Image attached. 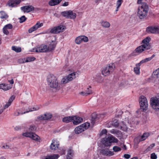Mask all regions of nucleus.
<instances>
[{
    "label": "nucleus",
    "mask_w": 159,
    "mask_h": 159,
    "mask_svg": "<svg viewBox=\"0 0 159 159\" xmlns=\"http://www.w3.org/2000/svg\"><path fill=\"white\" fill-rule=\"evenodd\" d=\"M148 7L146 3H142L139 5L137 12V16L140 19H144L147 16Z\"/></svg>",
    "instance_id": "1"
},
{
    "label": "nucleus",
    "mask_w": 159,
    "mask_h": 159,
    "mask_svg": "<svg viewBox=\"0 0 159 159\" xmlns=\"http://www.w3.org/2000/svg\"><path fill=\"white\" fill-rule=\"evenodd\" d=\"M118 140L113 135L110 134L108 136H106L102 139V143L106 147H110L112 143H117Z\"/></svg>",
    "instance_id": "2"
},
{
    "label": "nucleus",
    "mask_w": 159,
    "mask_h": 159,
    "mask_svg": "<svg viewBox=\"0 0 159 159\" xmlns=\"http://www.w3.org/2000/svg\"><path fill=\"white\" fill-rule=\"evenodd\" d=\"M47 81L48 85L51 88L56 89L59 86L57 78L53 74L48 75Z\"/></svg>",
    "instance_id": "3"
},
{
    "label": "nucleus",
    "mask_w": 159,
    "mask_h": 159,
    "mask_svg": "<svg viewBox=\"0 0 159 159\" xmlns=\"http://www.w3.org/2000/svg\"><path fill=\"white\" fill-rule=\"evenodd\" d=\"M115 67V65L113 63H111L104 67L102 71V75L104 76L109 75L112 73Z\"/></svg>",
    "instance_id": "4"
},
{
    "label": "nucleus",
    "mask_w": 159,
    "mask_h": 159,
    "mask_svg": "<svg viewBox=\"0 0 159 159\" xmlns=\"http://www.w3.org/2000/svg\"><path fill=\"white\" fill-rule=\"evenodd\" d=\"M139 101L141 108L143 111H146L148 107V101L146 97L143 96H141L139 98Z\"/></svg>",
    "instance_id": "5"
},
{
    "label": "nucleus",
    "mask_w": 159,
    "mask_h": 159,
    "mask_svg": "<svg viewBox=\"0 0 159 159\" xmlns=\"http://www.w3.org/2000/svg\"><path fill=\"white\" fill-rule=\"evenodd\" d=\"M150 103L153 109L156 111H159V98L152 97L150 100Z\"/></svg>",
    "instance_id": "6"
},
{
    "label": "nucleus",
    "mask_w": 159,
    "mask_h": 159,
    "mask_svg": "<svg viewBox=\"0 0 159 159\" xmlns=\"http://www.w3.org/2000/svg\"><path fill=\"white\" fill-rule=\"evenodd\" d=\"M90 125V123L86 122L76 127L75 129L76 134H79L87 129Z\"/></svg>",
    "instance_id": "7"
},
{
    "label": "nucleus",
    "mask_w": 159,
    "mask_h": 159,
    "mask_svg": "<svg viewBox=\"0 0 159 159\" xmlns=\"http://www.w3.org/2000/svg\"><path fill=\"white\" fill-rule=\"evenodd\" d=\"M75 78V73H72L62 78L61 80V83L62 84H66Z\"/></svg>",
    "instance_id": "8"
},
{
    "label": "nucleus",
    "mask_w": 159,
    "mask_h": 159,
    "mask_svg": "<svg viewBox=\"0 0 159 159\" xmlns=\"http://www.w3.org/2000/svg\"><path fill=\"white\" fill-rule=\"evenodd\" d=\"M61 14L66 18L70 19H74L76 16V14L70 10L62 12Z\"/></svg>",
    "instance_id": "9"
},
{
    "label": "nucleus",
    "mask_w": 159,
    "mask_h": 159,
    "mask_svg": "<svg viewBox=\"0 0 159 159\" xmlns=\"http://www.w3.org/2000/svg\"><path fill=\"white\" fill-rule=\"evenodd\" d=\"M149 136L148 133H144L142 136H139L135 138L134 139L135 142L139 143L141 141H144Z\"/></svg>",
    "instance_id": "10"
},
{
    "label": "nucleus",
    "mask_w": 159,
    "mask_h": 159,
    "mask_svg": "<svg viewBox=\"0 0 159 159\" xmlns=\"http://www.w3.org/2000/svg\"><path fill=\"white\" fill-rule=\"evenodd\" d=\"M65 30V27L62 25L55 27L50 30V32L52 34H57L63 32Z\"/></svg>",
    "instance_id": "11"
},
{
    "label": "nucleus",
    "mask_w": 159,
    "mask_h": 159,
    "mask_svg": "<svg viewBox=\"0 0 159 159\" xmlns=\"http://www.w3.org/2000/svg\"><path fill=\"white\" fill-rule=\"evenodd\" d=\"M118 128L125 132L129 133H130L131 132V129L129 128L126 123L123 121H122L120 123V127Z\"/></svg>",
    "instance_id": "12"
},
{
    "label": "nucleus",
    "mask_w": 159,
    "mask_h": 159,
    "mask_svg": "<svg viewBox=\"0 0 159 159\" xmlns=\"http://www.w3.org/2000/svg\"><path fill=\"white\" fill-rule=\"evenodd\" d=\"M43 25V23H41L40 22H37L35 25L30 28L28 30V32L29 33H31L42 26Z\"/></svg>",
    "instance_id": "13"
},
{
    "label": "nucleus",
    "mask_w": 159,
    "mask_h": 159,
    "mask_svg": "<svg viewBox=\"0 0 159 159\" xmlns=\"http://www.w3.org/2000/svg\"><path fill=\"white\" fill-rule=\"evenodd\" d=\"M150 40V38L148 37L144 39L142 41V45L146 48L147 49H149L151 48V47L149 43Z\"/></svg>",
    "instance_id": "14"
},
{
    "label": "nucleus",
    "mask_w": 159,
    "mask_h": 159,
    "mask_svg": "<svg viewBox=\"0 0 159 159\" xmlns=\"http://www.w3.org/2000/svg\"><path fill=\"white\" fill-rule=\"evenodd\" d=\"M21 9L24 13H28L33 11L34 7L31 5L25 6L21 7Z\"/></svg>",
    "instance_id": "15"
},
{
    "label": "nucleus",
    "mask_w": 159,
    "mask_h": 159,
    "mask_svg": "<svg viewBox=\"0 0 159 159\" xmlns=\"http://www.w3.org/2000/svg\"><path fill=\"white\" fill-rule=\"evenodd\" d=\"M20 2V0H10L8 2L7 5L9 7H13L17 6Z\"/></svg>",
    "instance_id": "16"
},
{
    "label": "nucleus",
    "mask_w": 159,
    "mask_h": 159,
    "mask_svg": "<svg viewBox=\"0 0 159 159\" xmlns=\"http://www.w3.org/2000/svg\"><path fill=\"white\" fill-rule=\"evenodd\" d=\"M52 117V115L51 114L46 113L39 116L38 118L40 120H47L51 118Z\"/></svg>",
    "instance_id": "17"
},
{
    "label": "nucleus",
    "mask_w": 159,
    "mask_h": 159,
    "mask_svg": "<svg viewBox=\"0 0 159 159\" xmlns=\"http://www.w3.org/2000/svg\"><path fill=\"white\" fill-rule=\"evenodd\" d=\"M38 50L37 52H49L47 46L45 45H42L38 47Z\"/></svg>",
    "instance_id": "18"
},
{
    "label": "nucleus",
    "mask_w": 159,
    "mask_h": 159,
    "mask_svg": "<svg viewBox=\"0 0 159 159\" xmlns=\"http://www.w3.org/2000/svg\"><path fill=\"white\" fill-rule=\"evenodd\" d=\"M73 123L75 125H77L81 122H82L83 120L82 118L79 116H74L73 117Z\"/></svg>",
    "instance_id": "19"
},
{
    "label": "nucleus",
    "mask_w": 159,
    "mask_h": 159,
    "mask_svg": "<svg viewBox=\"0 0 159 159\" xmlns=\"http://www.w3.org/2000/svg\"><path fill=\"white\" fill-rule=\"evenodd\" d=\"M155 55L153 54L152 55L151 57H149L142 60L139 63L137 64L136 65V66H140L142 64L148 62L151 60L155 57Z\"/></svg>",
    "instance_id": "20"
},
{
    "label": "nucleus",
    "mask_w": 159,
    "mask_h": 159,
    "mask_svg": "<svg viewBox=\"0 0 159 159\" xmlns=\"http://www.w3.org/2000/svg\"><path fill=\"white\" fill-rule=\"evenodd\" d=\"M59 144L55 140H53L50 145V148L52 150H55L57 149Z\"/></svg>",
    "instance_id": "21"
},
{
    "label": "nucleus",
    "mask_w": 159,
    "mask_h": 159,
    "mask_svg": "<svg viewBox=\"0 0 159 159\" xmlns=\"http://www.w3.org/2000/svg\"><path fill=\"white\" fill-rule=\"evenodd\" d=\"M101 153L104 155L112 156L114 155L113 152L108 151L107 149H102L101 151Z\"/></svg>",
    "instance_id": "22"
},
{
    "label": "nucleus",
    "mask_w": 159,
    "mask_h": 159,
    "mask_svg": "<svg viewBox=\"0 0 159 159\" xmlns=\"http://www.w3.org/2000/svg\"><path fill=\"white\" fill-rule=\"evenodd\" d=\"M62 0H51L48 2L49 5L51 6H54L58 4Z\"/></svg>",
    "instance_id": "23"
},
{
    "label": "nucleus",
    "mask_w": 159,
    "mask_h": 159,
    "mask_svg": "<svg viewBox=\"0 0 159 159\" xmlns=\"http://www.w3.org/2000/svg\"><path fill=\"white\" fill-rule=\"evenodd\" d=\"M56 45L55 41H52L49 45V46L47 47L48 51L50 52L52 50H53L55 47Z\"/></svg>",
    "instance_id": "24"
},
{
    "label": "nucleus",
    "mask_w": 159,
    "mask_h": 159,
    "mask_svg": "<svg viewBox=\"0 0 159 159\" xmlns=\"http://www.w3.org/2000/svg\"><path fill=\"white\" fill-rule=\"evenodd\" d=\"M11 87L8 86V84H0V89H2L4 90L7 91L11 89Z\"/></svg>",
    "instance_id": "25"
},
{
    "label": "nucleus",
    "mask_w": 159,
    "mask_h": 159,
    "mask_svg": "<svg viewBox=\"0 0 159 159\" xmlns=\"http://www.w3.org/2000/svg\"><path fill=\"white\" fill-rule=\"evenodd\" d=\"M145 49H147L142 44L136 48L135 50L137 52L140 53Z\"/></svg>",
    "instance_id": "26"
},
{
    "label": "nucleus",
    "mask_w": 159,
    "mask_h": 159,
    "mask_svg": "<svg viewBox=\"0 0 159 159\" xmlns=\"http://www.w3.org/2000/svg\"><path fill=\"white\" fill-rule=\"evenodd\" d=\"M73 151L71 148H70L68 151L66 159H72L73 155Z\"/></svg>",
    "instance_id": "27"
},
{
    "label": "nucleus",
    "mask_w": 159,
    "mask_h": 159,
    "mask_svg": "<svg viewBox=\"0 0 159 159\" xmlns=\"http://www.w3.org/2000/svg\"><path fill=\"white\" fill-rule=\"evenodd\" d=\"M155 26H149L146 28V31L149 33L155 34Z\"/></svg>",
    "instance_id": "28"
},
{
    "label": "nucleus",
    "mask_w": 159,
    "mask_h": 159,
    "mask_svg": "<svg viewBox=\"0 0 159 159\" xmlns=\"http://www.w3.org/2000/svg\"><path fill=\"white\" fill-rule=\"evenodd\" d=\"M30 138L33 140L38 142H40V138L38 135L33 132Z\"/></svg>",
    "instance_id": "29"
},
{
    "label": "nucleus",
    "mask_w": 159,
    "mask_h": 159,
    "mask_svg": "<svg viewBox=\"0 0 159 159\" xmlns=\"http://www.w3.org/2000/svg\"><path fill=\"white\" fill-rule=\"evenodd\" d=\"M98 118V116L95 113H93L92 114L91 123L92 125H94L95 122L97 120Z\"/></svg>",
    "instance_id": "30"
},
{
    "label": "nucleus",
    "mask_w": 159,
    "mask_h": 159,
    "mask_svg": "<svg viewBox=\"0 0 159 159\" xmlns=\"http://www.w3.org/2000/svg\"><path fill=\"white\" fill-rule=\"evenodd\" d=\"M102 26L104 28H108L110 27V25L109 23L107 21H102L101 23Z\"/></svg>",
    "instance_id": "31"
},
{
    "label": "nucleus",
    "mask_w": 159,
    "mask_h": 159,
    "mask_svg": "<svg viewBox=\"0 0 159 159\" xmlns=\"http://www.w3.org/2000/svg\"><path fill=\"white\" fill-rule=\"evenodd\" d=\"M73 120V117L68 116L64 117L62 119V121L66 123H68Z\"/></svg>",
    "instance_id": "32"
},
{
    "label": "nucleus",
    "mask_w": 159,
    "mask_h": 159,
    "mask_svg": "<svg viewBox=\"0 0 159 159\" xmlns=\"http://www.w3.org/2000/svg\"><path fill=\"white\" fill-rule=\"evenodd\" d=\"M110 132L116 135H118L120 134V131L117 129H113L110 130Z\"/></svg>",
    "instance_id": "33"
},
{
    "label": "nucleus",
    "mask_w": 159,
    "mask_h": 159,
    "mask_svg": "<svg viewBox=\"0 0 159 159\" xmlns=\"http://www.w3.org/2000/svg\"><path fill=\"white\" fill-rule=\"evenodd\" d=\"M136 67H135L134 69V73L137 75H139L140 74V67L139 66H136Z\"/></svg>",
    "instance_id": "34"
},
{
    "label": "nucleus",
    "mask_w": 159,
    "mask_h": 159,
    "mask_svg": "<svg viewBox=\"0 0 159 159\" xmlns=\"http://www.w3.org/2000/svg\"><path fill=\"white\" fill-rule=\"evenodd\" d=\"M12 49L17 52H20L21 51V48L15 46H13L12 47Z\"/></svg>",
    "instance_id": "35"
},
{
    "label": "nucleus",
    "mask_w": 159,
    "mask_h": 159,
    "mask_svg": "<svg viewBox=\"0 0 159 159\" xmlns=\"http://www.w3.org/2000/svg\"><path fill=\"white\" fill-rule=\"evenodd\" d=\"M35 59V58L34 57H28L26 58L25 62H28L32 61H34Z\"/></svg>",
    "instance_id": "36"
},
{
    "label": "nucleus",
    "mask_w": 159,
    "mask_h": 159,
    "mask_svg": "<svg viewBox=\"0 0 159 159\" xmlns=\"http://www.w3.org/2000/svg\"><path fill=\"white\" fill-rule=\"evenodd\" d=\"M112 125L115 127H120V123H119L117 120H114L112 123Z\"/></svg>",
    "instance_id": "37"
},
{
    "label": "nucleus",
    "mask_w": 159,
    "mask_h": 159,
    "mask_svg": "<svg viewBox=\"0 0 159 159\" xmlns=\"http://www.w3.org/2000/svg\"><path fill=\"white\" fill-rule=\"evenodd\" d=\"M75 42V43L77 44H80L82 42L80 36H79L76 38Z\"/></svg>",
    "instance_id": "38"
},
{
    "label": "nucleus",
    "mask_w": 159,
    "mask_h": 159,
    "mask_svg": "<svg viewBox=\"0 0 159 159\" xmlns=\"http://www.w3.org/2000/svg\"><path fill=\"white\" fill-rule=\"evenodd\" d=\"M1 16V18L2 19L7 18L8 17V15L6 14L4 11H1L0 12Z\"/></svg>",
    "instance_id": "39"
},
{
    "label": "nucleus",
    "mask_w": 159,
    "mask_h": 159,
    "mask_svg": "<svg viewBox=\"0 0 159 159\" xmlns=\"http://www.w3.org/2000/svg\"><path fill=\"white\" fill-rule=\"evenodd\" d=\"M32 132H25L22 134V135L26 137L30 138Z\"/></svg>",
    "instance_id": "40"
},
{
    "label": "nucleus",
    "mask_w": 159,
    "mask_h": 159,
    "mask_svg": "<svg viewBox=\"0 0 159 159\" xmlns=\"http://www.w3.org/2000/svg\"><path fill=\"white\" fill-rule=\"evenodd\" d=\"M82 41H83L85 42H87L89 41L88 38L84 35L80 36Z\"/></svg>",
    "instance_id": "41"
},
{
    "label": "nucleus",
    "mask_w": 159,
    "mask_h": 159,
    "mask_svg": "<svg viewBox=\"0 0 159 159\" xmlns=\"http://www.w3.org/2000/svg\"><path fill=\"white\" fill-rule=\"evenodd\" d=\"M155 146V144L154 143H152L149 146L146 150L147 152L151 150Z\"/></svg>",
    "instance_id": "42"
},
{
    "label": "nucleus",
    "mask_w": 159,
    "mask_h": 159,
    "mask_svg": "<svg viewBox=\"0 0 159 159\" xmlns=\"http://www.w3.org/2000/svg\"><path fill=\"white\" fill-rule=\"evenodd\" d=\"M91 87L89 86V88H88L86 91V93L87 95L91 94L92 93V90L91 89Z\"/></svg>",
    "instance_id": "43"
},
{
    "label": "nucleus",
    "mask_w": 159,
    "mask_h": 159,
    "mask_svg": "<svg viewBox=\"0 0 159 159\" xmlns=\"http://www.w3.org/2000/svg\"><path fill=\"white\" fill-rule=\"evenodd\" d=\"M121 148L117 146H115L113 148V150L115 152H117L121 150Z\"/></svg>",
    "instance_id": "44"
},
{
    "label": "nucleus",
    "mask_w": 159,
    "mask_h": 159,
    "mask_svg": "<svg viewBox=\"0 0 159 159\" xmlns=\"http://www.w3.org/2000/svg\"><path fill=\"white\" fill-rule=\"evenodd\" d=\"M19 19L20 22V23H22L26 20V18L25 17V16H22Z\"/></svg>",
    "instance_id": "45"
},
{
    "label": "nucleus",
    "mask_w": 159,
    "mask_h": 159,
    "mask_svg": "<svg viewBox=\"0 0 159 159\" xmlns=\"http://www.w3.org/2000/svg\"><path fill=\"white\" fill-rule=\"evenodd\" d=\"M15 96L14 95L11 96L8 100V102L11 104L13 101L15 99Z\"/></svg>",
    "instance_id": "46"
},
{
    "label": "nucleus",
    "mask_w": 159,
    "mask_h": 159,
    "mask_svg": "<svg viewBox=\"0 0 159 159\" xmlns=\"http://www.w3.org/2000/svg\"><path fill=\"white\" fill-rule=\"evenodd\" d=\"M15 96L14 95L11 96L8 100V102L11 104L13 101L15 99Z\"/></svg>",
    "instance_id": "47"
},
{
    "label": "nucleus",
    "mask_w": 159,
    "mask_h": 159,
    "mask_svg": "<svg viewBox=\"0 0 159 159\" xmlns=\"http://www.w3.org/2000/svg\"><path fill=\"white\" fill-rule=\"evenodd\" d=\"M107 130L106 129H103L100 133L99 135L100 136H102L103 134H107Z\"/></svg>",
    "instance_id": "48"
},
{
    "label": "nucleus",
    "mask_w": 159,
    "mask_h": 159,
    "mask_svg": "<svg viewBox=\"0 0 159 159\" xmlns=\"http://www.w3.org/2000/svg\"><path fill=\"white\" fill-rule=\"evenodd\" d=\"M28 112V111L24 112H16L14 113V115L16 116H18L20 115H22L24 114H25L26 113Z\"/></svg>",
    "instance_id": "49"
},
{
    "label": "nucleus",
    "mask_w": 159,
    "mask_h": 159,
    "mask_svg": "<svg viewBox=\"0 0 159 159\" xmlns=\"http://www.w3.org/2000/svg\"><path fill=\"white\" fill-rule=\"evenodd\" d=\"M123 2V0H118L116 2L117 7H119L120 6Z\"/></svg>",
    "instance_id": "50"
},
{
    "label": "nucleus",
    "mask_w": 159,
    "mask_h": 159,
    "mask_svg": "<svg viewBox=\"0 0 159 159\" xmlns=\"http://www.w3.org/2000/svg\"><path fill=\"white\" fill-rule=\"evenodd\" d=\"M7 29L6 28H5L4 26L3 28V33L7 35H8L9 34V32Z\"/></svg>",
    "instance_id": "51"
},
{
    "label": "nucleus",
    "mask_w": 159,
    "mask_h": 159,
    "mask_svg": "<svg viewBox=\"0 0 159 159\" xmlns=\"http://www.w3.org/2000/svg\"><path fill=\"white\" fill-rule=\"evenodd\" d=\"M4 27L7 29H11L12 28V25L11 24H8L5 25Z\"/></svg>",
    "instance_id": "52"
},
{
    "label": "nucleus",
    "mask_w": 159,
    "mask_h": 159,
    "mask_svg": "<svg viewBox=\"0 0 159 159\" xmlns=\"http://www.w3.org/2000/svg\"><path fill=\"white\" fill-rule=\"evenodd\" d=\"M157 158V156L155 153H153L151 154V158L152 159H156Z\"/></svg>",
    "instance_id": "53"
},
{
    "label": "nucleus",
    "mask_w": 159,
    "mask_h": 159,
    "mask_svg": "<svg viewBox=\"0 0 159 159\" xmlns=\"http://www.w3.org/2000/svg\"><path fill=\"white\" fill-rule=\"evenodd\" d=\"M39 109V108L38 107H34L32 108V109H29L28 111H28V112H29V111H35V110L36 111V110H38Z\"/></svg>",
    "instance_id": "54"
},
{
    "label": "nucleus",
    "mask_w": 159,
    "mask_h": 159,
    "mask_svg": "<svg viewBox=\"0 0 159 159\" xmlns=\"http://www.w3.org/2000/svg\"><path fill=\"white\" fill-rule=\"evenodd\" d=\"M36 129V128L34 125H31L30 126L29 128V130L30 131H33Z\"/></svg>",
    "instance_id": "55"
},
{
    "label": "nucleus",
    "mask_w": 159,
    "mask_h": 159,
    "mask_svg": "<svg viewBox=\"0 0 159 159\" xmlns=\"http://www.w3.org/2000/svg\"><path fill=\"white\" fill-rule=\"evenodd\" d=\"M155 34H159V26H155Z\"/></svg>",
    "instance_id": "56"
},
{
    "label": "nucleus",
    "mask_w": 159,
    "mask_h": 159,
    "mask_svg": "<svg viewBox=\"0 0 159 159\" xmlns=\"http://www.w3.org/2000/svg\"><path fill=\"white\" fill-rule=\"evenodd\" d=\"M11 105L9 103H8V102L5 104L4 106L3 107V109L4 110V109H6V108H8L10 105Z\"/></svg>",
    "instance_id": "57"
},
{
    "label": "nucleus",
    "mask_w": 159,
    "mask_h": 159,
    "mask_svg": "<svg viewBox=\"0 0 159 159\" xmlns=\"http://www.w3.org/2000/svg\"><path fill=\"white\" fill-rule=\"evenodd\" d=\"M124 157L125 158L128 159L130 158V156L128 154H125L124 155Z\"/></svg>",
    "instance_id": "58"
},
{
    "label": "nucleus",
    "mask_w": 159,
    "mask_h": 159,
    "mask_svg": "<svg viewBox=\"0 0 159 159\" xmlns=\"http://www.w3.org/2000/svg\"><path fill=\"white\" fill-rule=\"evenodd\" d=\"M155 75H156L157 77H159V68L156 70L155 72Z\"/></svg>",
    "instance_id": "59"
},
{
    "label": "nucleus",
    "mask_w": 159,
    "mask_h": 159,
    "mask_svg": "<svg viewBox=\"0 0 159 159\" xmlns=\"http://www.w3.org/2000/svg\"><path fill=\"white\" fill-rule=\"evenodd\" d=\"M25 58H24V59H20L19 60V62L20 63H23L25 62H25Z\"/></svg>",
    "instance_id": "60"
},
{
    "label": "nucleus",
    "mask_w": 159,
    "mask_h": 159,
    "mask_svg": "<svg viewBox=\"0 0 159 159\" xmlns=\"http://www.w3.org/2000/svg\"><path fill=\"white\" fill-rule=\"evenodd\" d=\"M3 147L7 149H9L10 148V146L7 144H6L3 146Z\"/></svg>",
    "instance_id": "61"
},
{
    "label": "nucleus",
    "mask_w": 159,
    "mask_h": 159,
    "mask_svg": "<svg viewBox=\"0 0 159 159\" xmlns=\"http://www.w3.org/2000/svg\"><path fill=\"white\" fill-rule=\"evenodd\" d=\"M86 93V92H81V93H80V94L82 95L83 96H86L88 95Z\"/></svg>",
    "instance_id": "62"
},
{
    "label": "nucleus",
    "mask_w": 159,
    "mask_h": 159,
    "mask_svg": "<svg viewBox=\"0 0 159 159\" xmlns=\"http://www.w3.org/2000/svg\"><path fill=\"white\" fill-rule=\"evenodd\" d=\"M38 50V47L37 48H33V52H37V51Z\"/></svg>",
    "instance_id": "63"
},
{
    "label": "nucleus",
    "mask_w": 159,
    "mask_h": 159,
    "mask_svg": "<svg viewBox=\"0 0 159 159\" xmlns=\"http://www.w3.org/2000/svg\"><path fill=\"white\" fill-rule=\"evenodd\" d=\"M8 82L11 84H14V81L12 79L11 80H8Z\"/></svg>",
    "instance_id": "64"
}]
</instances>
